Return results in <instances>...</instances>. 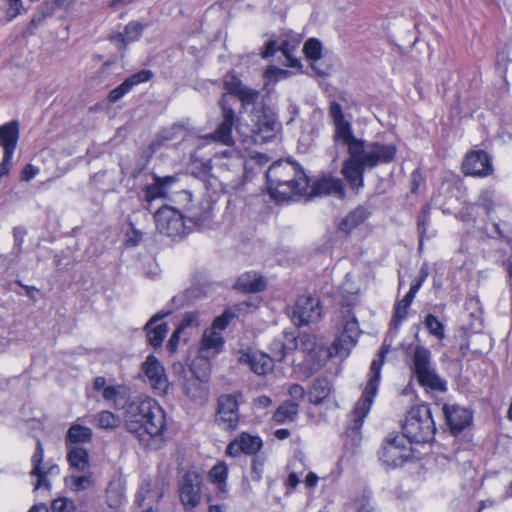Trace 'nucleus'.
<instances>
[{
    "mask_svg": "<svg viewBox=\"0 0 512 512\" xmlns=\"http://www.w3.org/2000/svg\"><path fill=\"white\" fill-rule=\"evenodd\" d=\"M44 448L42 442L37 439L35 451L31 458L32 470L31 475L36 477L35 489H50V482L47 479L48 475L58 474L59 467L55 464L46 463L43 465Z\"/></svg>",
    "mask_w": 512,
    "mask_h": 512,
    "instance_id": "nucleus-15",
    "label": "nucleus"
},
{
    "mask_svg": "<svg viewBox=\"0 0 512 512\" xmlns=\"http://www.w3.org/2000/svg\"><path fill=\"white\" fill-rule=\"evenodd\" d=\"M413 370L420 385L433 390L445 391L446 383L431 367V352L423 347L417 346L413 354Z\"/></svg>",
    "mask_w": 512,
    "mask_h": 512,
    "instance_id": "nucleus-8",
    "label": "nucleus"
},
{
    "mask_svg": "<svg viewBox=\"0 0 512 512\" xmlns=\"http://www.w3.org/2000/svg\"><path fill=\"white\" fill-rule=\"evenodd\" d=\"M109 40L116 45L119 51H125L128 41H126L123 32L113 33L109 36Z\"/></svg>",
    "mask_w": 512,
    "mask_h": 512,
    "instance_id": "nucleus-60",
    "label": "nucleus"
},
{
    "mask_svg": "<svg viewBox=\"0 0 512 512\" xmlns=\"http://www.w3.org/2000/svg\"><path fill=\"white\" fill-rule=\"evenodd\" d=\"M67 449V460L70 466L80 472L85 471L89 467L88 451L81 446H69Z\"/></svg>",
    "mask_w": 512,
    "mask_h": 512,
    "instance_id": "nucleus-33",
    "label": "nucleus"
},
{
    "mask_svg": "<svg viewBox=\"0 0 512 512\" xmlns=\"http://www.w3.org/2000/svg\"><path fill=\"white\" fill-rule=\"evenodd\" d=\"M126 429L135 434L139 443L150 450H159L165 444L166 414L152 398L137 397L124 407Z\"/></svg>",
    "mask_w": 512,
    "mask_h": 512,
    "instance_id": "nucleus-1",
    "label": "nucleus"
},
{
    "mask_svg": "<svg viewBox=\"0 0 512 512\" xmlns=\"http://www.w3.org/2000/svg\"><path fill=\"white\" fill-rule=\"evenodd\" d=\"M143 30V25L138 22H130L124 28L123 34L125 35L126 41L128 43L137 40Z\"/></svg>",
    "mask_w": 512,
    "mask_h": 512,
    "instance_id": "nucleus-52",
    "label": "nucleus"
},
{
    "mask_svg": "<svg viewBox=\"0 0 512 512\" xmlns=\"http://www.w3.org/2000/svg\"><path fill=\"white\" fill-rule=\"evenodd\" d=\"M397 147L380 142H355L350 147V156L344 161L341 172L352 189L359 190L364 184L365 169L394 161Z\"/></svg>",
    "mask_w": 512,
    "mask_h": 512,
    "instance_id": "nucleus-2",
    "label": "nucleus"
},
{
    "mask_svg": "<svg viewBox=\"0 0 512 512\" xmlns=\"http://www.w3.org/2000/svg\"><path fill=\"white\" fill-rule=\"evenodd\" d=\"M306 57L312 61H317L322 57V44L315 38L308 39L303 47Z\"/></svg>",
    "mask_w": 512,
    "mask_h": 512,
    "instance_id": "nucleus-45",
    "label": "nucleus"
},
{
    "mask_svg": "<svg viewBox=\"0 0 512 512\" xmlns=\"http://www.w3.org/2000/svg\"><path fill=\"white\" fill-rule=\"evenodd\" d=\"M296 346L297 344L295 338L291 340L290 345H285L279 340H274L270 345V357L273 359V363L283 361L287 355V351L295 349Z\"/></svg>",
    "mask_w": 512,
    "mask_h": 512,
    "instance_id": "nucleus-39",
    "label": "nucleus"
},
{
    "mask_svg": "<svg viewBox=\"0 0 512 512\" xmlns=\"http://www.w3.org/2000/svg\"><path fill=\"white\" fill-rule=\"evenodd\" d=\"M249 118V134L247 136L251 137L254 142L265 141L274 136L276 118L273 110L266 104L249 114Z\"/></svg>",
    "mask_w": 512,
    "mask_h": 512,
    "instance_id": "nucleus-12",
    "label": "nucleus"
},
{
    "mask_svg": "<svg viewBox=\"0 0 512 512\" xmlns=\"http://www.w3.org/2000/svg\"><path fill=\"white\" fill-rule=\"evenodd\" d=\"M371 212L363 205L357 206L350 211L338 224V230L341 233L349 235L355 228L364 223Z\"/></svg>",
    "mask_w": 512,
    "mask_h": 512,
    "instance_id": "nucleus-25",
    "label": "nucleus"
},
{
    "mask_svg": "<svg viewBox=\"0 0 512 512\" xmlns=\"http://www.w3.org/2000/svg\"><path fill=\"white\" fill-rule=\"evenodd\" d=\"M153 76L150 70H141L127 77L119 86L109 92L108 100L112 103L119 101L124 95L138 84L149 81Z\"/></svg>",
    "mask_w": 512,
    "mask_h": 512,
    "instance_id": "nucleus-23",
    "label": "nucleus"
},
{
    "mask_svg": "<svg viewBox=\"0 0 512 512\" xmlns=\"http://www.w3.org/2000/svg\"><path fill=\"white\" fill-rule=\"evenodd\" d=\"M262 445L260 437L243 432L228 444L226 454L231 457H238L241 454L254 456L257 455Z\"/></svg>",
    "mask_w": 512,
    "mask_h": 512,
    "instance_id": "nucleus-21",
    "label": "nucleus"
},
{
    "mask_svg": "<svg viewBox=\"0 0 512 512\" xmlns=\"http://www.w3.org/2000/svg\"><path fill=\"white\" fill-rule=\"evenodd\" d=\"M201 477L196 472L188 471L182 478L179 487L180 500L186 509L195 508L200 500Z\"/></svg>",
    "mask_w": 512,
    "mask_h": 512,
    "instance_id": "nucleus-20",
    "label": "nucleus"
},
{
    "mask_svg": "<svg viewBox=\"0 0 512 512\" xmlns=\"http://www.w3.org/2000/svg\"><path fill=\"white\" fill-rule=\"evenodd\" d=\"M39 172V169L32 164H26L20 174V179L22 181H30L34 178Z\"/></svg>",
    "mask_w": 512,
    "mask_h": 512,
    "instance_id": "nucleus-62",
    "label": "nucleus"
},
{
    "mask_svg": "<svg viewBox=\"0 0 512 512\" xmlns=\"http://www.w3.org/2000/svg\"><path fill=\"white\" fill-rule=\"evenodd\" d=\"M198 318H199V314L197 312H187V313H185L183 319L181 320V322L179 323V325L177 327L180 328V330H182L183 332L187 328L198 327V325H199Z\"/></svg>",
    "mask_w": 512,
    "mask_h": 512,
    "instance_id": "nucleus-56",
    "label": "nucleus"
},
{
    "mask_svg": "<svg viewBox=\"0 0 512 512\" xmlns=\"http://www.w3.org/2000/svg\"><path fill=\"white\" fill-rule=\"evenodd\" d=\"M238 362L248 366L252 372L259 376L266 375L274 368L273 359L270 355L259 351H240Z\"/></svg>",
    "mask_w": 512,
    "mask_h": 512,
    "instance_id": "nucleus-22",
    "label": "nucleus"
},
{
    "mask_svg": "<svg viewBox=\"0 0 512 512\" xmlns=\"http://www.w3.org/2000/svg\"><path fill=\"white\" fill-rule=\"evenodd\" d=\"M120 418L114 413L103 410L94 416L95 424L101 429H114L120 425Z\"/></svg>",
    "mask_w": 512,
    "mask_h": 512,
    "instance_id": "nucleus-40",
    "label": "nucleus"
},
{
    "mask_svg": "<svg viewBox=\"0 0 512 512\" xmlns=\"http://www.w3.org/2000/svg\"><path fill=\"white\" fill-rule=\"evenodd\" d=\"M424 324L427 330L429 331L430 335H432L438 340H443L445 338L444 324L440 320H438V318L435 315L428 314L425 317Z\"/></svg>",
    "mask_w": 512,
    "mask_h": 512,
    "instance_id": "nucleus-41",
    "label": "nucleus"
},
{
    "mask_svg": "<svg viewBox=\"0 0 512 512\" xmlns=\"http://www.w3.org/2000/svg\"><path fill=\"white\" fill-rule=\"evenodd\" d=\"M236 316L230 310H225L220 316L216 317L213 321L211 329L218 331L219 333L224 330L230 323V321Z\"/></svg>",
    "mask_w": 512,
    "mask_h": 512,
    "instance_id": "nucleus-51",
    "label": "nucleus"
},
{
    "mask_svg": "<svg viewBox=\"0 0 512 512\" xmlns=\"http://www.w3.org/2000/svg\"><path fill=\"white\" fill-rule=\"evenodd\" d=\"M329 115L332 118L335 126L334 139L347 145L348 153L350 154V147L352 144L355 142H361V140L353 136L351 124L345 120L342 107L338 102H331L329 107Z\"/></svg>",
    "mask_w": 512,
    "mask_h": 512,
    "instance_id": "nucleus-18",
    "label": "nucleus"
},
{
    "mask_svg": "<svg viewBox=\"0 0 512 512\" xmlns=\"http://www.w3.org/2000/svg\"><path fill=\"white\" fill-rule=\"evenodd\" d=\"M241 393L223 394L218 398L215 423L225 431L237 429L240 421L239 398Z\"/></svg>",
    "mask_w": 512,
    "mask_h": 512,
    "instance_id": "nucleus-9",
    "label": "nucleus"
},
{
    "mask_svg": "<svg viewBox=\"0 0 512 512\" xmlns=\"http://www.w3.org/2000/svg\"><path fill=\"white\" fill-rule=\"evenodd\" d=\"M14 152L3 151V158L0 163V178L9 174L12 167V158Z\"/></svg>",
    "mask_w": 512,
    "mask_h": 512,
    "instance_id": "nucleus-58",
    "label": "nucleus"
},
{
    "mask_svg": "<svg viewBox=\"0 0 512 512\" xmlns=\"http://www.w3.org/2000/svg\"><path fill=\"white\" fill-rule=\"evenodd\" d=\"M211 175L220 179L230 189H238L244 184L246 160L234 149L215 154L209 161Z\"/></svg>",
    "mask_w": 512,
    "mask_h": 512,
    "instance_id": "nucleus-6",
    "label": "nucleus"
},
{
    "mask_svg": "<svg viewBox=\"0 0 512 512\" xmlns=\"http://www.w3.org/2000/svg\"><path fill=\"white\" fill-rule=\"evenodd\" d=\"M220 107L222 111V122L213 133L205 135L204 139L206 141H214L232 146L234 144L232 131L237 119L236 114L233 108L227 104L225 97L221 99Z\"/></svg>",
    "mask_w": 512,
    "mask_h": 512,
    "instance_id": "nucleus-14",
    "label": "nucleus"
},
{
    "mask_svg": "<svg viewBox=\"0 0 512 512\" xmlns=\"http://www.w3.org/2000/svg\"><path fill=\"white\" fill-rule=\"evenodd\" d=\"M493 173V167L489 155L482 150V177L489 176Z\"/></svg>",
    "mask_w": 512,
    "mask_h": 512,
    "instance_id": "nucleus-64",
    "label": "nucleus"
},
{
    "mask_svg": "<svg viewBox=\"0 0 512 512\" xmlns=\"http://www.w3.org/2000/svg\"><path fill=\"white\" fill-rule=\"evenodd\" d=\"M165 196L164 188L155 181L154 184L148 185L144 191V201L149 205L153 200Z\"/></svg>",
    "mask_w": 512,
    "mask_h": 512,
    "instance_id": "nucleus-49",
    "label": "nucleus"
},
{
    "mask_svg": "<svg viewBox=\"0 0 512 512\" xmlns=\"http://www.w3.org/2000/svg\"><path fill=\"white\" fill-rule=\"evenodd\" d=\"M130 225H131V231L127 232V234H126L127 238H126L125 244L128 247H135L141 242L143 234L141 231L137 230L133 226L132 223Z\"/></svg>",
    "mask_w": 512,
    "mask_h": 512,
    "instance_id": "nucleus-57",
    "label": "nucleus"
},
{
    "mask_svg": "<svg viewBox=\"0 0 512 512\" xmlns=\"http://www.w3.org/2000/svg\"><path fill=\"white\" fill-rule=\"evenodd\" d=\"M341 335H343L344 338H348L349 340H351L353 343L356 344L357 339L360 335L358 321L355 318H353L350 321H347L344 325V329H343Z\"/></svg>",
    "mask_w": 512,
    "mask_h": 512,
    "instance_id": "nucleus-48",
    "label": "nucleus"
},
{
    "mask_svg": "<svg viewBox=\"0 0 512 512\" xmlns=\"http://www.w3.org/2000/svg\"><path fill=\"white\" fill-rule=\"evenodd\" d=\"M202 362L204 368L200 369V371L197 370L199 364L196 362L192 363L190 367L192 377L186 378L182 385L184 394L192 401L199 403L206 402L209 396V388L207 386L210 378L209 363L207 361Z\"/></svg>",
    "mask_w": 512,
    "mask_h": 512,
    "instance_id": "nucleus-11",
    "label": "nucleus"
},
{
    "mask_svg": "<svg viewBox=\"0 0 512 512\" xmlns=\"http://www.w3.org/2000/svg\"><path fill=\"white\" fill-rule=\"evenodd\" d=\"M429 211H430V206L428 204H425L422 207L421 213L417 219V230H418V234H419V247L422 246L423 238H424V235L427 230V226L430 221Z\"/></svg>",
    "mask_w": 512,
    "mask_h": 512,
    "instance_id": "nucleus-46",
    "label": "nucleus"
},
{
    "mask_svg": "<svg viewBox=\"0 0 512 512\" xmlns=\"http://www.w3.org/2000/svg\"><path fill=\"white\" fill-rule=\"evenodd\" d=\"M298 413V405L296 403H284L275 412L273 418L278 423H284L287 420H293Z\"/></svg>",
    "mask_w": 512,
    "mask_h": 512,
    "instance_id": "nucleus-42",
    "label": "nucleus"
},
{
    "mask_svg": "<svg viewBox=\"0 0 512 512\" xmlns=\"http://www.w3.org/2000/svg\"><path fill=\"white\" fill-rule=\"evenodd\" d=\"M503 129L512 138V108L506 109L501 117Z\"/></svg>",
    "mask_w": 512,
    "mask_h": 512,
    "instance_id": "nucleus-59",
    "label": "nucleus"
},
{
    "mask_svg": "<svg viewBox=\"0 0 512 512\" xmlns=\"http://www.w3.org/2000/svg\"><path fill=\"white\" fill-rule=\"evenodd\" d=\"M8 4V9L6 10V20L12 21L17 16L21 15L24 12L23 2L22 0H6Z\"/></svg>",
    "mask_w": 512,
    "mask_h": 512,
    "instance_id": "nucleus-54",
    "label": "nucleus"
},
{
    "mask_svg": "<svg viewBox=\"0 0 512 512\" xmlns=\"http://www.w3.org/2000/svg\"><path fill=\"white\" fill-rule=\"evenodd\" d=\"M491 239H495L500 244L506 246L512 245V232L501 227V223L493 221L491 232H487L486 236H482V242H489Z\"/></svg>",
    "mask_w": 512,
    "mask_h": 512,
    "instance_id": "nucleus-35",
    "label": "nucleus"
},
{
    "mask_svg": "<svg viewBox=\"0 0 512 512\" xmlns=\"http://www.w3.org/2000/svg\"><path fill=\"white\" fill-rule=\"evenodd\" d=\"M267 188L276 201L302 196L309 188V178L301 167L291 161H276L266 172Z\"/></svg>",
    "mask_w": 512,
    "mask_h": 512,
    "instance_id": "nucleus-3",
    "label": "nucleus"
},
{
    "mask_svg": "<svg viewBox=\"0 0 512 512\" xmlns=\"http://www.w3.org/2000/svg\"><path fill=\"white\" fill-rule=\"evenodd\" d=\"M224 344L223 337L218 331L208 328L204 331L200 353L203 357H209L210 352L212 355L219 353Z\"/></svg>",
    "mask_w": 512,
    "mask_h": 512,
    "instance_id": "nucleus-28",
    "label": "nucleus"
},
{
    "mask_svg": "<svg viewBox=\"0 0 512 512\" xmlns=\"http://www.w3.org/2000/svg\"><path fill=\"white\" fill-rule=\"evenodd\" d=\"M308 198L319 196H333L343 199L346 195L345 186L340 178L331 174H325L316 178L311 187L304 193Z\"/></svg>",
    "mask_w": 512,
    "mask_h": 512,
    "instance_id": "nucleus-16",
    "label": "nucleus"
},
{
    "mask_svg": "<svg viewBox=\"0 0 512 512\" xmlns=\"http://www.w3.org/2000/svg\"><path fill=\"white\" fill-rule=\"evenodd\" d=\"M414 298L415 297L406 294L404 298L397 303L391 320V325L393 326L394 329H398L402 321L406 318L408 308L410 307Z\"/></svg>",
    "mask_w": 512,
    "mask_h": 512,
    "instance_id": "nucleus-37",
    "label": "nucleus"
},
{
    "mask_svg": "<svg viewBox=\"0 0 512 512\" xmlns=\"http://www.w3.org/2000/svg\"><path fill=\"white\" fill-rule=\"evenodd\" d=\"M266 458L263 455H254L251 460L250 477L253 481L259 482L262 479Z\"/></svg>",
    "mask_w": 512,
    "mask_h": 512,
    "instance_id": "nucleus-47",
    "label": "nucleus"
},
{
    "mask_svg": "<svg viewBox=\"0 0 512 512\" xmlns=\"http://www.w3.org/2000/svg\"><path fill=\"white\" fill-rule=\"evenodd\" d=\"M321 315L320 299L310 294L299 296L289 311L291 321L298 327L317 322Z\"/></svg>",
    "mask_w": 512,
    "mask_h": 512,
    "instance_id": "nucleus-10",
    "label": "nucleus"
},
{
    "mask_svg": "<svg viewBox=\"0 0 512 512\" xmlns=\"http://www.w3.org/2000/svg\"><path fill=\"white\" fill-rule=\"evenodd\" d=\"M442 413L452 434L457 435L472 423V412L456 404H444Z\"/></svg>",
    "mask_w": 512,
    "mask_h": 512,
    "instance_id": "nucleus-19",
    "label": "nucleus"
},
{
    "mask_svg": "<svg viewBox=\"0 0 512 512\" xmlns=\"http://www.w3.org/2000/svg\"><path fill=\"white\" fill-rule=\"evenodd\" d=\"M495 206H496V203L493 199V193L486 192L484 194V196H482V207L485 209L488 217L491 216V213L494 210Z\"/></svg>",
    "mask_w": 512,
    "mask_h": 512,
    "instance_id": "nucleus-61",
    "label": "nucleus"
},
{
    "mask_svg": "<svg viewBox=\"0 0 512 512\" xmlns=\"http://www.w3.org/2000/svg\"><path fill=\"white\" fill-rule=\"evenodd\" d=\"M92 435V430L89 427L73 423L66 433L65 445L69 447L89 443L92 440Z\"/></svg>",
    "mask_w": 512,
    "mask_h": 512,
    "instance_id": "nucleus-30",
    "label": "nucleus"
},
{
    "mask_svg": "<svg viewBox=\"0 0 512 512\" xmlns=\"http://www.w3.org/2000/svg\"><path fill=\"white\" fill-rule=\"evenodd\" d=\"M236 97L241 102L242 110L249 114L258 110L260 106L265 105L260 92L247 86L243 90L239 91V94Z\"/></svg>",
    "mask_w": 512,
    "mask_h": 512,
    "instance_id": "nucleus-31",
    "label": "nucleus"
},
{
    "mask_svg": "<svg viewBox=\"0 0 512 512\" xmlns=\"http://www.w3.org/2000/svg\"><path fill=\"white\" fill-rule=\"evenodd\" d=\"M405 440L410 443H427L434 438L435 423L432 418V412L429 406L419 405L411 408L406 415L402 426Z\"/></svg>",
    "mask_w": 512,
    "mask_h": 512,
    "instance_id": "nucleus-7",
    "label": "nucleus"
},
{
    "mask_svg": "<svg viewBox=\"0 0 512 512\" xmlns=\"http://www.w3.org/2000/svg\"><path fill=\"white\" fill-rule=\"evenodd\" d=\"M411 457V446L399 435L388 439L379 453V460L387 469L401 467Z\"/></svg>",
    "mask_w": 512,
    "mask_h": 512,
    "instance_id": "nucleus-13",
    "label": "nucleus"
},
{
    "mask_svg": "<svg viewBox=\"0 0 512 512\" xmlns=\"http://www.w3.org/2000/svg\"><path fill=\"white\" fill-rule=\"evenodd\" d=\"M51 512H75V507L67 498H58L52 502Z\"/></svg>",
    "mask_w": 512,
    "mask_h": 512,
    "instance_id": "nucleus-55",
    "label": "nucleus"
},
{
    "mask_svg": "<svg viewBox=\"0 0 512 512\" xmlns=\"http://www.w3.org/2000/svg\"><path fill=\"white\" fill-rule=\"evenodd\" d=\"M124 494L117 486L110 485L107 489V503L111 508H116L121 505Z\"/></svg>",
    "mask_w": 512,
    "mask_h": 512,
    "instance_id": "nucleus-53",
    "label": "nucleus"
},
{
    "mask_svg": "<svg viewBox=\"0 0 512 512\" xmlns=\"http://www.w3.org/2000/svg\"><path fill=\"white\" fill-rule=\"evenodd\" d=\"M161 317L162 316L155 315L145 325L148 343L154 348L161 347L168 332V325L166 323L154 325Z\"/></svg>",
    "mask_w": 512,
    "mask_h": 512,
    "instance_id": "nucleus-29",
    "label": "nucleus"
},
{
    "mask_svg": "<svg viewBox=\"0 0 512 512\" xmlns=\"http://www.w3.org/2000/svg\"><path fill=\"white\" fill-rule=\"evenodd\" d=\"M104 400L113 402L115 409H124L129 400L128 388L124 385L107 386L102 392Z\"/></svg>",
    "mask_w": 512,
    "mask_h": 512,
    "instance_id": "nucleus-32",
    "label": "nucleus"
},
{
    "mask_svg": "<svg viewBox=\"0 0 512 512\" xmlns=\"http://www.w3.org/2000/svg\"><path fill=\"white\" fill-rule=\"evenodd\" d=\"M234 288L244 293H258L266 288V280L256 272H246L241 274Z\"/></svg>",
    "mask_w": 512,
    "mask_h": 512,
    "instance_id": "nucleus-26",
    "label": "nucleus"
},
{
    "mask_svg": "<svg viewBox=\"0 0 512 512\" xmlns=\"http://www.w3.org/2000/svg\"><path fill=\"white\" fill-rule=\"evenodd\" d=\"M228 469L225 463H218L209 472L211 481L218 485L219 489L223 490L226 485Z\"/></svg>",
    "mask_w": 512,
    "mask_h": 512,
    "instance_id": "nucleus-44",
    "label": "nucleus"
},
{
    "mask_svg": "<svg viewBox=\"0 0 512 512\" xmlns=\"http://www.w3.org/2000/svg\"><path fill=\"white\" fill-rule=\"evenodd\" d=\"M298 41L296 40H283L281 45L279 46V50L282 52L283 56L287 60V66L289 67H297L299 65V60L293 55V51L298 46Z\"/></svg>",
    "mask_w": 512,
    "mask_h": 512,
    "instance_id": "nucleus-43",
    "label": "nucleus"
},
{
    "mask_svg": "<svg viewBox=\"0 0 512 512\" xmlns=\"http://www.w3.org/2000/svg\"><path fill=\"white\" fill-rule=\"evenodd\" d=\"M55 13L54 5L49 1H45L39 9L33 14L30 22L23 30V36L29 37L35 34L36 29L44 23V21L53 16Z\"/></svg>",
    "mask_w": 512,
    "mask_h": 512,
    "instance_id": "nucleus-27",
    "label": "nucleus"
},
{
    "mask_svg": "<svg viewBox=\"0 0 512 512\" xmlns=\"http://www.w3.org/2000/svg\"><path fill=\"white\" fill-rule=\"evenodd\" d=\"M20 137V123L11 120L0 125V146L3 151L15 152Z\"/></svg>",
    "mask_w": 512,
    "mask_h": 512,
    "instance_id": "nucleus-24",
    "label": "nucleus"
},
{
    "mask_svg": "<svg viewBox=\"0 0 512 512\" xmlns=\"http://www.w3.org/2000/svg\"><path fill=\"white\" fill-rule=\"evenodd\" d=\"M385 351L379 353V358L374 359L370 366L369 380L361 398L356 402L349 415L345 429V442L351 446L359 445L361 441V428L364 420L370 412L374 397L376 396L380 381L381 368L385 358Z\"/></svg>",
    "mask_w": 512,
    "mask_h": 512,
    "instance_id": "nucleus-5",
    "label": "nucleus"
},
{
    "mask_svg": "<svg viewBox=\"0 0 512 512\" xmlns=\"http://www.w3.org/2000/svg\"><path fill=\"white\" fill-rule=\"evenodd\" d=\"M91 484L90 478L88 476H78L73 477L72 479V485L74 490L80 491L87 489Z\"/></svg>",
    "mask_w": 512,
    "mask_h": 512,
    "instance_id": "nucleus-63",
    "label": "nucleus"
},
{
    "mask_svg": "<svg viewBox=\"0 0 512 512\" xmlns=\"http://www.w3.org/2000/svg\"><path fill=\"white\" fill-rule=\"evenodd\" d=\"M354 346L355 343L348 338H344L343 335H340L329 347L328 356L346 358Z\"/></svg>",
    "mask_w": 512,
    "mask_h": 512,
    "instance_id": "nucleus-36",
    "label": "nucleus"
},
{
    "mask_svg": "<svg viewBox=\"0 0 512 512\" xmlns=\"http://www.w3.org/2000/svg\"><path fill=\"white\" fill-rule=\"evenodd\" d=\"M224 86L230 94L235 96L239 94V91L243 90L246 87L242 84L240 79L233 74H227L225 76Z\"/></svg>",
    "mask_w": 512,
    "mask_h": 512,
    "instance_id": "nucleus-50",
    "label": "nucleus"
},
{
    "mask_svg": "<svg viewBox=\"0 0 512 512\" xmlns=\"http://www.w3.org/2000/svg\"><path fill=\"white\" fill-rule=\"evenodd\" d=\"M331 386L327 378H317L308 392L309 401L313 404L322 403L330 394Z\"/></svg>",
    "mask_w": 512,
    "mask_h": 512,
    "instance_id": "nucleus-34",
    "label": "nucleus"
},
{
    "mask_svg": "<svg viewBox=\"0 0 512 512\" xmlns=\"http://www.w3.org/2000/svg\"><path fill=\"white\" fill-rule=\"evenodd\" d=\"M480 151L472 150L468 152L462 162V172L465 175L480 176Z\"/></svg>",
    "mask_w": 512,
    "mask_h": 512,
    "instance_id": "nucleus-38",
    "label": "nucleus"
},
{
    "mask_svg": "<svg viewBox=\"0 0 512 512\" xmlns=\"http://www.w3.org/2000/svg\"><path fill=\"white\" fill-rule=\"evenodd\" d=\"M141 372L148 383L158 394H165L168 389V378L161 362L152 354L141 364Z\"/></svg>",
    "mask_w": 512,
    "mask_h": 512,
    "instance_id": "nucleus-17",
    "label": "nucleus"
},
{
    "mask_svg": "<svg viewBox=\"0 0 512 512\" xmlns=\"http://www.w3.org/2000/svg\"><path fill=\"white\" fill-rule=\"evenodd\" d=\"M212 219V206L206 201L198 210L188 209L184 216L180 211L170 206L160 207L154 214L156 228L159 233L168 237H181L192 228V225L202 229Z\"/></svg>",
    "mask_w": 512,
    "mask_h": 512,
    "instance_id": "nucleus-4",
    "label": "nucleus"
}]
</instances>
